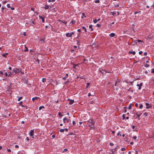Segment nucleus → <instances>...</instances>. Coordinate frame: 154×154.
Segmentation results:
<instances>
[{"instance_id": "nucleus-13", "label": "nucleus", "mask_w": 154, "mask_h": 154, "mask_svg": "<svg viewBox=\"0 0 154 154\" xmlns=\"http://www.w3.org/2000/svg\"><path fill=\"white\" fill-rule=\"evenodd\" d=\"M74 102V100H70L69 102V104L70 105L72 104Z\"/></svg>"}, {"instance_id": "nucleus-38", "label": "nucleus", "mask_w": 154, "mask_h": 154, "mask_svg": "<svg viewBox=\"0 0 154 154\" xmlns=\"http://www.w3.org/2000/svg\"><path fill=\"white\" fill-rule=\"evenodd\" d=\"M97 21V20L96 19L94 20H93V22L94 23H96Z\"/></svg>"}, {"instance_id": "nucleus-12", "label": "nucleus", "mask_w": 154, "mask_h": 154, "mask_svg": "<svg viewBox=\"0 0 154 154\" xmlns=\"http://www.w3.org/2000/svg\"><path fill=\"white\" fill-rule=\"evenodd\" d=\"M39 98L38 97H35L32 98V100L34 102L35 100H37Z\"/></svg>"}, {"instance_id": "nucleus-1", "label": "nucleus", "mask_w": 154, "mask_h": 154, "mask_svg": "<svg viewBox=\"0 0 154 154\" xmlns=\"http://www.w3.org/2000/svg\"><path fill=\"white\" fill-rule=\"evenodd\" d=\"M95 124V122L93 121L92 119H90L88 121V125L91 128H93L94 127V125Z\"/></svg>"}, {"instance_id": "nucleus-11", "label": "nucleus", "mask_w": 154, "mask_h": 154, "mask_svg": "<svg viewBox=\"0 0 154 154\" xmlns=\"http://www.w3.org/2000/svg\"><path fill=\"white\" fill-rule=\"evenodd\" d=\"M39 18L41 19H42V22L43 23H44L45 22V20H44V18H45L42 17V16H39Z\"/></svg>"}, {"instance_id": "nucleus-48", "label": "nucleus", "mask_w": 154, "mask_h": 154, "mask_svg": "<svg viewBox=\"0 0 154 154\" xmlns=\"http://www.w3.org/2000/svg\"><path fill=\"white\" fill-rule=\"evenodd\" d=\"M128 139V138L126 137H125L124 138V140H125V141H127Z\"/></svg>"}, {"instance_id": "nucleus-30", "label": "nucleus", "mask_w": 154, "mask_h": 154, "mask_svg": "<svg viewBox=\"0 0 154 154\" xmlns=\"http://www.w3.org/2000/svg\"><path fill=\"white\" fill-rule=\"evenodd\" d=\"M131 107H132V105H131V104H130L128 107V109H131Z\"/></svg>"}, {"instance_id": "nucleus-61", "label": "nucleus", "mask_w": 154, "mask_h": 154, "mask_svg": "<svg viewBox=\"0 0 154 154\" xmlns=\"http://www.w3.org/2000/svg\"><path fill=\"white\" fill-rule=\"evenodd\" d=\"M117 82H116L115 83V86H118V85H117Z\"/></svg>"}, {"instance_id": "nucleus-8", "label": "nucleus", "mask_w": 154, "mask_h": 154, "mask_svg": "<svg viewBox=\"0 0 154 154\" xmlns=\"http://www.w3.org/2000/svg\"><path fill=\"white\" fill-rule=\"evenodd\" d=\"M139 112H137L136 113V115H137V118H138L139 120L140 119V116L141 115V114L139 113Z\"/></svg>"}, {"instance_id": "nucleus-24", "label": "nucleus", "mask_w": 154, "mask_h": 154, "mask_svg": "<svg viewBox=\"0 0 154 154\" xmlns=\"http://www.w3.org/2000/svg\"><path fill=\"white\" fill-rule=\"evenodd\" d=\"M45 107L44 106H40L39 108V110H41L42 108H44Z\"/></svg>"}, {"instance_id": "nucleus-54", "label": "nucleus", "mask_w": 154, "mask_h": 154, "mask_svg": "<svg viewBox=\"0 0 154 154\" xmlns=\"http://www.w3.org/2000/svg\"><path fill=\"white\" fill-rule=\"evenodd\" d=\"M82 15L83 16H84L85 17V18L86 17V16H85V13H82Z\"/></svg>"}, {"instance_id": "nucleus-42", "label": "nucleus", "mask_w": 154, "mask_h": 154, "mask_svg": "<svg viewBox=\"0 0 154 154\" xmlns=\"http://www.w3.org/2000/svg\"><path fill=\"white\" fill-rule=\"evenodd\" d=\"M4 75H5V76H8V74H7V72H5V74H4Z\"/></svg>"}, {"instance_id": "nucleus-22", "label": "nucleus", "mask_w": 154, "mask_h": 154, "mask_svg": "<svg viewBox=\"0 0 154 154\" xmlns=\"http://www.w3.org/2000/svg\"><path fill=\"white\" fill-rule=\"evenodd\" d=\"M129 53H130V54H132L134 55H135L136 54V53H135V52L134 51H129Z\"/></svg>"}, {"instance_id": "nucleus-16", "label": "nucleus", "mask_w": 154, "mask_h": 154, "mask_svg": "<svg viewBox=\"0 0 154 154\" xmlns=\"http://www.w3.org/2000/svg\"><path fill=\"white\" fill-rule=\"evenodd\" d=\"M8 53H6L5 54H2V56L5 57H6V55H8Z\"/></svg>"}, {"instance_id": "nucleus-19", "label": "nucleus", "mask_w": 154, "mask_h": 154, "mask_svg": "<svg viewBox=\"0 0 154 154\" xmlns=\"http://www.w3.org/2000/svg\"><path fill=\"white\" fill-rule=\"evenodd\" d=\"M117 13V12L116 11H114L113 12H112V14L113 16H115L116 15V14Z\"/></svg>"}, {"instance_id": "nucleus-29", "label": "nucleus", "mask_w": 154, "mask_h": 154, "mask_svg": "<svg viewBox=\"0 0 154 154\" xmlns=\"http://www.w3.org/2000/svg\"><path fill=\"white\" fill-rule=\"evenodd\" d=\"M64 131V129H60V131L61 132H63Z\"/></svg>"}, {"instance_id": "nucleus-14", "label": "nucleus", "mask_w": 154, "mask_h": 154, "mask_svg": "<svg viewBox=\"0 0 154 154\" xmlns=\"http://www.w3.org/2000/svg\"><path fill=\"white\" fill-rule=\"evenodd\" d=\"M5 71V70H4L3 71H1V75H4L5 72H4Z\"/></svg>"}, {"instance_id": "nucleus-27", "label": "nucleus", "mask_w": 154, "mask_h": 154, "mask_svg": "<svg viewBox=\"0 0 154 154\" xmlns=\"http://www.w3.org/2000/svg\"><path fill=\"white\" fill-rule=\"evenodd\" d=\"M13 74L11 72H10L9 74L8 75V77H12V75Z\"/></svg>"}, {"instance_id": "nucleus-64", "label": "nucleus", "mask_w": 154, "mask_h": 154, "mask_svg": "<svg viewBox=\"0 0 154 154\" xmlns=\"http://www.w3.org/2000/svg\"><path fill=\"white\" fill-rule=\"evenodd\" d=\"M77 31L79 32H81V29H79L77 30Z\"/></svg>"}, {"instance_id": "nucleus-56", "label": "nucleus", "mask_w": 154, "mask_h": 154, "mask_svg": "<svg viewBox=\"0 0 154 154\" xmlns=\"http://www.w3.org/2000/svg\"><path fill=\"white\" fill-rule=\"evenodd\" d=\"M110 145L111 146H113V143H110Z\"/></svg>"}, {"instance_id": "nucleus-57", "label": "nucleus", "mask_w": 154, "mask_h": 154, "mask_svg": "<svg viewBox=\"0 0 154 154\" xmlns=\"http://www.w3.org/2000/svg\"><path fill=\"white\" fill-rule=\"evenodd\" d=\"M119 6V4H117L115 6V7H118Z\"/></svg>"}, {"instance_id": "nucleus-63", "label": "nucleus", "mask_w": 154, "mask_h": 154, "mask_svg": "<svg viewBox=\"0 0 154 154\" xmlns=\"http://www.w3.org/2000/svg\"><path fill=\"white\" fill-rule=\"evenodd\" d=\"M151 7L153 8H154V2L153 3V5H151Z\"/></svg>"}, {"instance_id": "nucleus-43", "label": "nucleus", "mask_w": 154, "mask_h": 154, "mask_svg": "<svg viewBox=\"0 0 154 154\" xmlns=\"http://www.w3.org/2000/svg\"><path fill=\"white\" fill-rule=\"evenodd\" d=\"M87 86L86 87V88H87L88 87V86L90 85V83L88 82L87 83Z\"/></svg>"}, {"instance_id": "nucleus-34", "label": "nucleus", "mask_w": 154, "mask_h": 154, "mask_svg": "<svg viewBox=\"0 0 154 154\" xmlns=\"http://www.w3.org/2000/svg\"><path fill=\"white\" fill-rule=\"evenodd\" d=\"M99 0H96L94 1L95 3H99L100 2Z\"/></svg>"}, {"instance_id": "nucleus-41", "label": "nucleus", "mask_w": 154, "mask_h": 154, "mask_svg": "<svg viewBox=\"0 0 154 154\" xmlns=\"http://www.w3.org/2000/svg\"><path fill=\"white\" fill-rule=\"evenodd\" d=\"M143 105L142 104H140L139 106V108L140 109H141L143 108Z\"/></svg>"}, {"instance_id": "nucleus-3", "label": "nucleus", "mask_w": 154, "mask_h": 154, "mask_svg": "<svg viewBox=\"0 0 154 154\" xmlns=\"http://www.w3.org/2000/svg\"><path fill=\"white\" fill-rule=\"evenodd\" d=\"M13 72L15 74L19 73L20 72V69H14L13 70Z\"/></svg>"}, {"instance_id": "nucleus-18", "label": "nucleus", "mask_w": 154, "mask_h": 154, "mask_svg": "<svg viewBox=\"0 0 154 154\" xmlns=\"http://www.w3.org/2000/svg\"><path fill=\"white\" fill-rule=\"evenodd\" d=\"M49 8V5H45V6L44 7V8L45 9H48Z\"/></svg>"}, {"instance_id": "nucleus-60", "label": "nucleus", "mask_w": 154, "mask_h": 154, "mask_svg": "<svg viewBox=\"0 0 154 154\" xmlns=\"http://www.w3.org/2000/svg\"><path fill=\"white\" fill-rule=\"evenodd\" d=\"M73 48H75V49H76V48H77V46H73Z\"/></svg>"}, {"instance_id": "nucleus-6", "label": "nucleus", "mask_w": 154, "mask_h": 154, "mask_svg": "<svg viewBox=\"0 0 154 154\" xmlns=\"http://www.w3.org/2000/svg\"><path fill=\"white\" fill-rule=\"evenodd\" d=\"M143 85L142 83H140V84H137V85L138 87V89L140 90L141 89V87Z\"/></svg>"}, {"instance_id": "nucleus-33", "label": "nucleus", "mask_w": 154, "mask_h": 154, "mask_svg": "<svg viewBox=\"0 0 154 154\" xmlns=\"http://www.w3.org/2000/svg\"><path fill=\"white\" fill-rule=\"evenodd\" d=\"M58 115L60 117L63 116V115H62L61 113L60 112H59L58 113Z\"/></svg>"}, {"instance_id": "nucleus-15", "label": "nucleus", "mask_w": 154, "mask_h": 154, "mask_svg": "<svg viewBox=\"0 0 154 154\" xmlns=\"http://www.w3.org/2000/svg\"><path fill=\"white\" fill-rule=\"evenodd\" d=\"M92 25H89V29H91L90 30L91 31H93V29L92 28Z\"/></svg>"}, {"instance_id": "nucleus-58", "label": "nucleus", "mask_w": 154, "mask_h": 154, "mask_svg": "<svg viewBox=\"0 0 154 154\" xmlns=\"http://www.w3.org/2000/svg\"><path fill=\"white\" fill-rule=\"evenodd\" d=\"M55 137V134H54L52 136V137L53 138H54Z\"/></svg>"}, {"instance_id": "nucleus-23", "label": "nucleus", "mask_w": 154, "mask_h": 154, "mask_svg": "<svg viewBox=\"0 0 154 154\" xmlns=\"http://www.w3.org/2000/svg\"><path fill=\"white\" fill-rule=\"evenodd\" d=\"M25 49H24V51H28V48L26 46H25Z\"/></svg>"}, {"instance_id": "nucleus-26", "label": "nucleus", "mask_w": 154, "mask_h": 154, "mask_svg": "<svg viewBox=\"0 0 154 154\" xmlns=\"http://www.w3.org/2000/svg\"><path fill=\"white\" fill-rule=\"evenodd\" d=\"M45 40V38H42L40 40L42 42H44Z\"/></svg>"}, {"instance_id": "nucleus-52", "label": "nucleus", "mask_w": 154, "mask_h": 154, "mask_svg": "<svg viewBox=\"0 0 154 154\" xmlns=\"http://www.w3.org/2000/svg\"><path fill=\"white\" fill-rule=\"evenodd\" d=\"M15 147L16 148H19V146L17 145H16L15 146Z\"/></svg>"}, {"instance_id": "nucleus-40", "label": "nucleus", "mask_w": 154, "mask_h": 154, "mask_svg": "<svg viewBox=\"0 0 154 154\" xmlns=\"http://www.w3.org/2000/svg\"><path fill=\"white\" fill-rule=\"evenodd\" d=\"M67 149H63V151L62 152H64L66 151H67Z\"/></svg>"}, {"instance_id": "nucleus-2", "label": "nucleus", "mask_w": 154, "mask_h": 154, "mask_svg": "<svg viewBox=\"0 0 154 154\" xmlns=\"http://www.w3.org/2000/svg\"><path fill=\"white\" fill-rule=\"evenodd\" d=\"M34 129L31 130H30V132H29V135L30 136H31L32 138H34V137H33V136L34 135Z\"/></svg>"}, {"instance_id": "nucleus-53", "label": "nucleus", "mask_w": 154, "mask_h": 154, "mask_svg": "<svg viewBox=\"0 0 154 154\" xmlns=\"http://www.w3.org/2000/svg\"><path fill=\"white\" fill-rule=\"evenodd\" d=\"M72 124H73V125H75V122L74 121H72Z\"/></svg>"}, {"instance_id": "nucleus-31", "label": "nucleus", "mask_w": 154, "mask_h": 154, "mask_svg": "<svg viewBox=\"0 0 154 154\" xmlns=\"http://www.w3.org/2000/svg\"><path fill=\"white\" fill-rule=\"evenodd\" d=\"M75 22L76 21L75 20H72L71 21L70 23H75Z\"/></svg>"}, {"instance_id": "nucleus-36", "label": "nucleus", "mask_w": 154, "mask_h": 154, "mask_svg": "<svg viewBox=\"0 0 154 154\" xmlns=\"http://www.w3.org/2000/svg\"><path fill=\"white\" fill-rule=\"evenodd\" d=\"M7 7L8 8H11V7H10V5L9 4H7Z\"/></svg>"}, {"instance_id": "nucleus-4", "label": "nucleus", "mask_w": 154, "mask_h": 154, "mask_svg": "<svg viewBox=\"0 0 154 154\" xmlns=\"http://www.w3.org/2000/svg\"><path fill=\"white\" fill-rule=\"evenodd\" d=\"M100 72H101L103 75H105L107 72L105 70H103L102 68H100L99 69Z\"/></svg>"}, {"instance_id": "nucleus-45", "label": "nucleus", "mask_w": 154, "mask_h": 154, "mask_svg": "<svg viewBox=\"0 0 154 154\" xmlns=\"http://www.w3.org/2000/svg\"><path fill=\"white\" fill-rule=\"evenodd\" d=\"M137 138V137L136 136H134L133 137V138L134 139V140H135Z\"/></svg>"}, {"instance_id": "nucleus-25", "label": "nucleus", "mask_w": 154, "mask_h": 154, "mask_svg": "<svg viewBox=\"0 0 154 154\" xmlns=\"http://www.w3.org/2000/svg\"><path fill=\"white\" fill-rule=\"evenodd\" d=\"M82 29L84 30L85 32H87V29H86L85 27L84 26L82 27Z\"/></svg>"}, {"instance_id": "nucleus-51", "label": "nucleus", "mask_w": 154, "mask_h": 154, "mask_svg": "<svg viewBox=\"0 0 154 154\" xmlns=\"http://www.w3.org/2000/svg\"><path fill=\"white\" fill-rule=\"evenodd\" d=\"M7 151L9 152H10L11 151V150L10 149H8Z\"/></svg>"}, {"instance_id": "nucleus-39", "label": "nucleus", "mask_w": 154, "mask_h": 154, "mask_svg": "<svg viewBox=\"0 0 154 154\" xmlns=\"http://www.w3.org/2000/svg\"><path fill=\"white\" fill-rule=\"evenodd\" d=\"M126 149L125 148H122L121 149V150L122 151H124Z\"/></svg>"}, {"instance_id": "nucleus-20", "label": "nucleus", "mask_w": 154, "mask_h": 154, "mask_svg": "<svg viewBox=\"0 0 154 154\" xmlns=\"http://www.w3.org/2000/svg\"><path fill=\"white\" fill-rule=\"evenodd\" d=\"M137 43V41H136V40H134V41H133L132 42V43L133 44V45H134L135 44H136Z\"/></svg>"}, {"instance_id": "nucleus-35", "label": "nucleus", "mask_w": 154, "mask_h": 154, "mask_svg": "<svg viewBox=\"0 0 154 154\" xmlns=\"http://www.w3.org/2000/svg\"><path fill=\"white\" fill-rule=\"evenodd\" d=\"M46 81V79L45 78H43L42 79V82H44Z\"/></svg>"}, {"instance_id": "nucleus-59", "label": "nucleus", "mask_w": 154, "mask_h": 154, "mask_svg": "<svg viewBox=\"0 0 154 154\" xmlns=\"http://www.w3.org/2000/svg\"><path fill=\"white\" fill-rule=\"evenodd\" d=\"M64 131H66V132H67L68 131V129L67 128H65L64 129Z\"/></svg>"}, {"instance_id": "nucleus-5", "label": "nucleus", "mask_w": 154, "mask_h": 154, "mask_svg": "<svg viewBox=\"0 0 154 154\" xmlns=\"http://www.w3.org/2000/svg\"><path fill=\"white\" fill-rule=\"evenodd\" d=\"M74 34V32H72L71 33H67L66 34V36L67 37H71L72 35Z\"/></svg>"}, {"instance_id": "nucleus-50", "label": "nucleus", "mask_w": 154, "mask_h": 154, "mask_svg": "<svg viewBox=\"0 0 154 154\" xmlns=\"http://www.w3.org/2000/svg\"><path fill=\"white\" fill-rule=\"evenodd\" d=\"M97 26H98V27H100V25L99 24H97L96 25Z\"/></svg>"}, {"instance_id": "nucleus-21", "label": "nucleus", "mask_w": 154, "mask_h": 154, "mask_svg": "<svg viewBox=\"0 0 154 154\" xmlns=\"http://www.w3.org/2000/svg\"><path fill=\"white\" fill-rule=\"evenodd\" d=\"M126 90L128 91H131L132 92H133V91L132 90H131V88H129V89H128V88H127V89H126Z\"/></svg>"}, {"instance_id": "nucleus-46", "label": "nucleus", "mask_w": 154, "mask_h": 154, "mask_svg": "<svg viewBox=\"0 0 154 154\" xmlns=\"http://www.w3.org/2000/svg\"><path fill=\"white\" fill-rule=\"evenodd\" d=\"M144 115L146 116H147V112H144Z\"/></svg>"}, {"instance_id": "nucleus-10", "label": "nucleus", "mask_w": 154, "mask_h": 154, "mask_svg": "<svg viewBox=\"0 0 154 154\" xmlns=\"http://www.w3.org/2000/svg\"><path fill=\"white\" fill-rule=\"evenodd\" d=\"M115 35V34L114 33H112L109 34V36L110 37H114Z\"/></svg>"}, {"instance_id": "nucleus-44", "label": "nucleus", "mask_w": 154, "mask_h": 154, "mask_svg": "<svg viewBox=\"0 0 154 154\" xmlns=\"http://www.w3.org/2000/svg\"><path fill=\"white\" fill-rule=\"evenodd\" d=\"M151 72L152 73H154V69H151Z\"/></svg>"}, {"instance_id": "nucleus-17", "label": "nucleus", "mask_w": 154, "mask_h": 154, "mask_svg": "<svg viewBox=\"0 0 154 154\" xmlns=\"http://www.w3.org/2000/svg\"><path fill=\"white\" fill-rule=\"evenodd\" d=\"M144 66L145 67H149V64H147V63H146L144 64Z\"/></svg>"}, {"instance_id": "nucleus-37", "label": "nucleus", "mask_w": 154, "mask_h": 154, "mask_svg": "<svg viewBox=\"0 0 154 154\" xmlns=\"http://www.w3.org/2000/svg\"><path fill=\"white\" fill-rule=\"evenodd\" d=\"M22 97H20L18 99V101H20L21 99H22Z\"/></svg>"}, {"instance_id": "nucleus-62", "label": "nucleus", "mask_w": 154, "mask_h": 154, "mask_svg": "<svg viewBox=\"0 0 154 154\" xmlns=\"http://www.w3.org/2000/svg\"><path fill=\"white\" fill-rule=\"evenodd\" d=\"M122 117H123V119H125V115L124 114H123V115H122Z\"/></svg>"}, {"instance_id": "nucleus-47", "label": "nucleus", "mask_w": 154, "mask_h": 154, "mask_svg": "<svg viewBox=\"0 0 154 154\" xmlns=\"http://www.w3.org/2000/svg\"><path fill=\"white\" fill-rule=\"evenodd\" d=\"M66 119V117H65V118H64L63 119V122H64V123H65V121H66V119Z\"/></svg>"}, {"instance_id": "nucleus-32", "label": "nucleus", "mask_w": 154, "mask_h": 154, "mask_svg": "<svg viewBox=\"0 0 154 154\" xmlns=\"http://www.w3.org/2000/svg\"><path fill=\"white\" fill-rule=\"evenodd\" d=\"M136 41H137V42H142V41L138 39L136 40Z\"/></svg>"}, {"instance_id": "nucleus-28", "label": "nucleus", "mask_w": 154, "mask_h": 154, "mask_svg": "<svg viewBox=\"0 0 154 154\" xmlns=\"http://www.w3.org/2000/svg\"><path fill=\"white\" fill-rule=\"evenodd\" d=\"M65 119L67 122H71L69 119H68L66 118V119Z\"/></svg>"}, {"instance_id": "nucleus-7", "label": "nucleus", "mask_w": 154, "mask_h": 154, "mask_svg": "<svg viewBox=\"0 0 154 154\" xmlns=\"http://www.w3.org/2000/svg\"><path fill=\"white\" fill-rule=\"evenodd\" d=\"M146 109H148L149 108H151L152 106H151L148 103H146Z\"/></svg>"}, {"instance_id": "nucleus-9", "label": "nucleus", "mask_w": 154, "mask_h": 154, "mask_svg": "<svg viewBox=\"0 0 154 154\" xmlns=\"http://www.w3.org/2000/svg\"><path fill=\"white\" fill-rule=\"evenodd\" d=\"M136 127L134 125H133L132 126V128L133 129H135L133 131H137L138 130L137 129V128L136 127V128H135Z\"/></svg>"}, {"instance_id": "nucleus-49", "label": "nucleus", "mask_w": 154, "mask_h": 154, "mask_svg": "<svg viewBox=\"0 0 154 154\" xmlns=\"http://www.w3.org/2000/svg\"><path fill=\"white\" fill-rule=\"evenodd\" d=\"M142 53H143V52L141 51H139V54L140 55L141 54H142Z\"/></svg>"}, {"instance_id": "nucleus-55", "label": "nucleus", "mask_w": 154, "mask_h": 154, "mask_svg": "<svg viewBox=\"0 0 154 154\" xmlns=\"http://www.w3.org/2000/svg\"><path fill=\"white\" fill-rule=\"evenodd\" d=\"M143 54L145 56H146L147 54V53L146 52H145L144 54Z\"/></svg>"}]
</instances>
